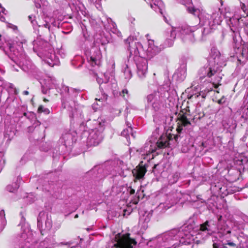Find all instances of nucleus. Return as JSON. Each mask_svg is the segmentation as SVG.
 Listing matches in <instances>:
<instances>
[{"label":"nucleus","instance_id":"5701e85b","mask_svg":"<svg viewBox=\"0 0 248 248\" xmlns=\"http://www.w3.org/2000/svg\"><path fill=\"white\" fill-rule=\"evenodd\" d=\"M130 130L131 131L132 130V128L131 127H128V128L126 129H124L122 132V135L124 137H125V138L127 139L128 138H129V134H128V132H129V131Z\"/></svg>","mask_w":248,"mask_h":248},{"label":"nucleus","instance_id":"6ab92c4d","mask_svg":"<svg viewBox=\"0 0 248 248\" xmlns=\"http://www.w3.org/2000/svg\"><path fill=\"white\" fill-rule=\"evenodd\" d=\"M42 86L47 89H50L53 87L54 83V81L50 78H48L47 79L44 80L40 82Z\"/></svg>","mask_w":248,"mask_h":248},{"label":"nucleus","instance_id":"2eb2a0df","mask_svg":"<svg viewBox=\"0 0 248 248\" xmlns=\"http://www.w3.org/2000/svg\"><path fill=\"white\" fill-rule=\"evenodd\" d=\"M146 172V169L143 166L137 167L133 170V173L137 179L142 178Z\"/></svg>","mask_w":248,"mask_h":248},{"label":"nucleus","instance_id":"f03ea898","mask_svg":"<svg viewBox=\"0 0 248 248\" xmlns=\"http://www.w3.org/2000/svg\"><path fill=\"white\" fill-rule=\"evenodd\" d=\"M219 242L214 240V248H248V236L241 233L236 237L230 230L224 232L221 235L218 233Z\"/></svg>","mask_w":248,"mask_h":248},{"label":"nucleus","instance_id":"c9c22d12","mask_svg":"<svg viewBox=\"0 0 248 248\" xmlns=\"http://www.w3.org/2000/svg\"><path fill=\"white\" fill-rule=\"evenodd\" d=\"M98 143H99V142H98V141L94 142H93V145H97V144H98Z\"/></svg>","mask_w":248,"mask_h":248},{"label":"nucleus","instance_id":"4c0bfd02","mask_svg":"<svg viewBox=\"0 0 248 248\" xmlns=\"http://www.w3.org/2000/svg\"><path fill=\"white\" fill-rule=\"evenodd\" d=\"M164 19H165V21H166V22H167V20H166V17H165V16H164Z\"/></svg>","mask_w":248,"mask_h":248},{"label":"nucleus","instance_id":"e433bc0d","mask_svg":"<svg viewBox=\"0 0 248 248\" xmlns=\"http://www.w3.org/2000/svg\"><path fill=\"white\" fill-rule=\"evenodd\" d=\"M45 27L46 28H49L48 27V23H46L45 25H44Z\"/></svg>","mask_w":248,"mask_h":248},{"label":"nucleus","instance_id":"dca6fc26","mask_svg":"<svg viewBox=\"0 0 248 248\" xmlns=\"http://www.w3.org/2000/svg\"><path fill=\"white\" fill-rule=\"evenodd\" d=\"M190 123L187 119V118L185 116H182L179 119L178 122V127L177 128V130L178 132L181 131L183 129V126H187L188 124H190Z\"/></svg>","mask_w":248,"mask_h":248},{"label":"nucleus","instance_id":"f8f14e48","mask_svg":"<svg viewBox=\"0 0 248 248\" xmlns=\"http://www.w3.org/2000/svg\"><path fill=\"white\" fill-rule=\"evenodd\" d=\"M149 35H147L148 39V47L147 49L148 53L155 55L161 51V48L155 45L154 40L148 38Z\"/></svg>","mask_w":248,"mask_h":248},{"label":"nucleus","instance_id":"9b49d317","mask_svg":"<svg viewBox=\"0 0 248 248\" xmlns=\"http://www.w3.org/2000/svg\"><path fill=\"white\" fill-rule=\"evenodd\" d=\"M52 52L53 51L51 50V52L46 53L44 56H41V58L51 67L58 65L59 63L58 58Z\"/></svg>","mask_w":248,"mask_h":248},{"label":"nucleus","instance_id":"79ce46f5","mask_svg":"<svg viewBox=\"0 0 248 248\" xmlns=\"http://www.w3.org/2000/svg\"><path fill=\"white\" fill-rule=\"evenodd\" d=\"M1 34H0V38L1 37Z\"/></svg>","mask_w":248,"mask_h":248},{"label":"nucleus","instance_id":"f3484780","mask_svg":"<svg viewBox=\"0 0 248 248\" xmlns=\"http://www.w3.org/2000/svg\"><path fill=\"white\" fill-rule=\"evenodd\" d=\"M223 125L225 128L229 130L234 129L236 126L235 122L232 119L224 121Z\"/></svg>","mask_w":248,"mask_h":248},{"label":"nucleus","instance_id":"423d86ee","mask_svg":"<svg viewBox=\"0 0 248 248\" xmlns=\"http://www.w3.org/2000/svg\"><path fill=\"white\" fill-rule=\"evenodd\" d=\"M180 2L185 5L187 8V11L195 16L200 17V13H202V8L200 7V2L199 0H179Z\"/></svg>","mask_w":248,"mask_h":248},{"label":"nucleus","instance_id":"20e7f679","mask_svg":"<svg viewBox=\"0 0 248 248\" xmlns=\"http://www.w3.org/2000/svg\"><path fill=\"white\" fill-rule=\"evenodd\" d=\"M200 17L202 19L201 20L199 17L200 22L204 27L203 33H208L211 31L213 29H215L217 26L219 25L222 22V17L220 14L218 12L215 13L212 16H209L205 14L202 9V13H200Z\"/></svg>","mask_w":248,"mask_h":248},{"label":"nucleus","instance_id":"4468645a","mask_svg":"<svg viewBox=\"0 0 248 248\" xmlns=\"http://www.w3.org/2000/svg\"><path fill=\"white\" fill-rule=\"evenodd\" d=\"M150 5L151 7L155 11H156L158 10L161 15L163 14L164 6L161 0H152Z\"/></svg>","mask_w":248,"mask_h":248},{"label":"nucleus","instance_id":"a211bd4d","mask_svg":"<svg viewBox=\"0 0 248 248\" xmlns=\"http://www.w3.org/2000/svg\"><path fill=\"white\" fill-rule=\"evenodd\" d=\"M101 58V54L99 50H97L95 55H93L90 58L89 61L93 62L92 64L99 65L100 63V60Z\"/></svg>","mask_w":248,"mask_h":248},{"label":"nucleus","instance_id":"ddd939ff","mask_svg":"<svg viewBox=\"0 0 248 248\" xmlns=\"http://www.w3.org/2000/svg\"><path fill=\"white\" fill-rule=\"evenodd\" d=\"M129 50L130 54L135 56L140 55L142 50H143V46L140 42L136 43L132 47L130 46Z\"/></svg>","mask_w":248,"mask_h":248},{"label":"nucleus","instance_id":"bb28decb","mask_svg":"<svg viewBox=\"0 0 248 248\" xmlns=\"http://www.w3.org/2000/svg\"><path fill=\"white\" fill-rule=\"evenodd\" d=\"M29 19L33 25H35L37 22L35 20V16L34 15H31L29 16Z\"/></svg>","mask_w":248,"mask_h":248},{"label":"nucleus","instance_id":"cd10ccee","mask_svg":"<svg viewBox=\"0 0 248 248\" xmlns=\"http://www.w3.org/2000/svg\"><path fill=\"white\" fill-rule=\"evenodd\" d=\"M123 97L126 99L128 97V91L127 89H124L122 92Z\"/></svg>","mask_w":248,"mask_h":248},{"label":"nucleus","instance_id":"ea45409f","mask_svg":"<svg viewBox=\"0 0 248 248\" xmlns=\"http://www.w3.org/2000/svg\"><path fill=\"white\" fill-rule=\"evenodd\" d=\"M44 101H48V100L47 99H44Z\"/></svg>","mask_w":248,"mask_h":248},{"label":"nucleus","instance_id":"473e14b6","mask_svg":"<svg viewBox=\"0 0 248 248\" xmlns=\"http://www.w3.org/2000/svg\"><path fill=\"white\" fill-rule=\"evenodd\" d=\"M0 216H1V217H4L5 216V213H4V211L3 210H1L0 212Z\"/></svg>","mask_w":248,"mask_h":248},{"label":"nucleus","instance_id":"aec40b11","mask_svg":"<svg viewBox=\"0 0 248 248\" xmlns=\"http://www.w3.org/2000/svg\"><path fill=\"white\" fill-rule=\"evenodd\" d=\"M158 95L156 93H153L147 95V100L148 103L153 105L157 100Z\"/></svg>","mask_w":248,"mask_h":248},{"label":"nucleus","instance_id":"7ed1b4c3","mask_svg":"<svg viewBox=\"0 0 248 248\" xmlns=\"http://www.w3.org/2000/svg\"><path fill=\"white\" fill-rule=\"evenodd\" d=\"M197 29V26H185L172 31L170 32L171 39H167L166 40V45L167 46H172L176 33L178 37H180L184 42H193L194 41V36L193 33Z\"/></svg>","mask_w":248,"mask_h":248},{"label":"nucleus","instance_id":"6e6552de","mask_svg":"<svg viewBox=\"0 0 248 248\" xmlns=\"http://www.w3.org/2000/svg\"><path fill=\"white\" fill-rule=\"evenodd\" d=\"M38 226L41 232L49 231L52 227V221L44 212H41L38 218Z\"/></svg>","mask_w":248,"mask_h":248},{"label":"nucleus","instance_id":"f704fd0d","mask_svg":"<svg viewBox=\"0 0 248 248\" xmlns=\"http://www.w3.org/2000/svg\"><path fill=\"white\" fill-rule=\"evenodd\" d=\"M23 93L25 95H28L29 94V92L27 91H25L23 92Z\"/></svg>","mask_w":248,"mask_h":248},{"label":"nucleus","instance_id":"0eeeda50","mask_svg":"<svg viewBox=\"0 0 248 248\" xmlns=\"http://www.w3.org/2000/svg\"><path fill=\"white\" fill-rule=\"evenodd\" d=\"M177 241L170 233L165 234L158 239L157 248H176L177 246Z\"/></svg>","mask_w":248,"mask_h":248},{"label":"nucleus","instance_id":"72a5a7b5","mask_svg":"<svg viewBox=\"0 0 248 248\" xmlns=\"http://www.w3.org/2000/svg\"><path fill=\"white\" fill-rule=\"evenodd\" d=\"M134 193H135V190H134V189H131L130 190V193L131 194H134Z\"/></svg>","mask_w":248,"mask_h":248},{"label":"nucleus","instance_id":"7c9ffc66","mask_svg":"<svg viewBox=\"0 0 248 248\" xmlns=\"http://www.w3.org/2000/svg\"><path fill=\"white\" fill-rule=\"evenodd\" d=\"M244 111L245 112V113L244 112L242 114V117L245 119H247L248 118V108L246 109H244Z\"/></svg>","mask_w":248,"mask_h":248},{"label":"nucleus","instance_id":"f257e3e1","mask_svg":"<svg viewBox=\"0 0 248 248\" xmlns=\"http://www.w3.org/2000/svg\"><path fill=\"white\" fill-rule=\"evenodd\" d=\"M200 78L206 76L211 78V81H204L202 84L198 85L196 90L197 92L192 96L197 97L201 95L205 98L207 93L212 91L213 88H217L220 84L222 78L220 73L212 70L210 67L202 68L200 71Z\"/></svg>","mask_w":248,"mask_h":248},{"label":"nucleus","instance_id":"b1692460","mask_svg":"<svg viewBox=\"0 0 248 248\" xmlns=\"http://www.w3.org/2000/svg\"><path fill=\"white\" fill-rule=\"evenodd\" d=\"M5 11V9L0 4V21H3L5 19V18L3 16V15L5 14L4 13Z\"/></svg>","mask_w":248,"mask_h":248},{"label":"nucleus","instance_id":"58836bf2","mask_svg":"<svg viewBox=\"0 0 248 248\" xmlns=\"http://www.w3.org/2000/svg\"><path fill=\"white\" fill-rule=\"evenodd\" d=\"M78 217V215H76L75 216V218H77V217Z\"/></svg>","mask_w":248,"mask_h":248},{"label":"nucleus","instance_id":"1a4fd4ad","mask_svg":"<svg viewBox=\"0 0 248 248\" xmlns=\"http://www.w3.org/2000/svg\"><path fill=\"white\" fill-rule=\"evenodd\" d=\"M242 10L244 12V14L242 15V17H240L239 16L235 14L234 16L231 18L230 20L232 26L236 25L237 23L240 22V21L244 22V20H248V3L247 6H245L244 4L242 5Z\"/></svg>","mask_w":248,"mask_h":248},{"label":"nucleus","instance_id":"393cba45","mask_svg":"<svg viewBox=\"0 0 248 248\" xmlns=\"http://www.w3.org/2000/svg\"><path fill=\"white\" fill-rule=\"evenodd\" d=\"M38 111L39 112H44L45 114H49L50 113L49 110L47 108H45L43 106H41L38 108Z\"/></svg>","mask_w":248,"mask_h":248},{"label":"nucleus","instance_id":"39448f33","mask_svg":"<svg viewBox=\"0 0 248 248\" xmlns=\"http://www.w3.org/2000/svg\"><path fill=\"white\" fill-rule=\"evenodd\" d=\"M129 233L122 234L120 233L115 235V240L117 242L114 246L116 248H133L137 245V242L131 238Z\"/></svg>","mask_w":248,"mask_h":248},{"label":"nucleus","instance_id":"2f4dec72","mask_svg":"<svg viewBox=\"0 0 248 248\" xmlns=\"http://www.w3.org/2000/svg\"><path fill=\"white\" fill-rule=\"evenodd\" d=\"M224 98H222L221 99L218 100V104H222L223 103H224Z\"/></svg>","mask_w":248,"mask_h":248},{"label":"nucleus","instance_id":"9d476101","mask_svg":"<svg viewBox=\"0 0 248 248\" xmlns=\"http://www.w3.org/2000/svg\"><path fill=\"white\" fill-rule=\"evenodd\" d=\"M138 68V74L140 78L144 77L148 69L147 61L145 59L140 58L137 63Z\"/></svg>","mask_w":248,"mask_h":248},{"label":"nucleus","instance_id":"c756f323","mask_svg":"<svg viewBox=\"0 0 248 248\" xmlns=\"http://www.w3.org/2000/svg\"><path fill=\"white\" fill-rule=\"evenodd\" d=\"M208 221H206L205 223L201 225V230L202 231H205L206 230H207V226H208Z\"/></svg>","mask_w":248,"mask_h":248},{"label":"nucleus","instance_id":"a19ab883","mask_svg":"<svg viewBox=\"0 0 248 248\" xmlns=\"http://www.w3.org/2000/svg\"><path fill=\"white\" fill-rule=\"evenodd\" d=\"M129 76H130V77H131V73H130V72H129Z\"/></svg>","mask_w":248,"mask_h":248},{"label":"nucleus","instance_id":"c85d7f7f","mask_svg":"<svg viewBox=\"0 0 248 248\" xmlns=\"http://www.w3.org/2000/svg\"><path fill=\"white\" fill-rule=\"evenodd\" d=\"M5 164V160L2 157H0V171L2 170Z\"/></svg>","mask_w":248,"mask_h":248},{"label":"nucleus","instance_id":"4be33fe9","mask_svg":"<svg viewBox=\"0 0 248 248\" xmlns=\"http://www.w3.org/2000/svg\"><path fill=\"white\" fill-rule=\"evenodd\" d=\"M157 144L159 148H164L168 145V142L166 140L162 141L161 140H159Z\"/></svg>","mask_w":248,"mask_h":248},{"label":"nucleus","instance_id":"412c9836","mask_svg":"<svg viewBox=\"0 0 248 248\" xmlns=\"http://www.w3.org/2000/svg\"><path fill=\"white\" fill-rule=\"evenodd\" d=\"M47 3V2L46 0H40V2H38L37 0H35V6L37 8H40L42 6L46 5Z\"/></svg>","mask_w":248,"mask_h":248},{"label":"nucleus","instance_id":"a878e982","mask_svg":"<svg viewBox=\"0 0 248 248\" xmlns=\"http://www.w3.org/2000/svg\"><path fill=\"white\" fill-rule=\"evenodd\" d=\"M18 188V186L17 185H15L14 187L11 185H9L7 186V189L10 192H13Z\"/></svg>","mask_w":248,"mask_h":248}]
</instances>
